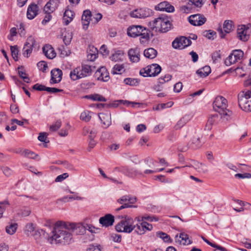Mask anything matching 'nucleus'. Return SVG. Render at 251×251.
<instances>
[{"mask_svg":"<svg viewBox=\"0 0 251 251\" xmlns=\"http://www.w3.org/2000/svg\"><path fill=\"white\" fill-rule=\"evenodd\" d=\"M204 37L210 40H213L216 36V32L214 31L209 30L203 32Z\"/></svg>","mask_w":251,"mask_h":251,"instance_id":"47","label":"nucleus"},{"mask_svg":"<svg viewBox=\"0 0 251 251\" xmlns=\"http://www.w3.org/2000/svg\"><path fill=\"white\" fill-rule=\"evenodd\" d=\"M70 232L73 234H83L85 232V227L81 223H74L67 222Z\"/></svg>","mask_w":251,"mask_h":251,"instance_id":"14","label":"nucleus"},{"mask_svg":"<svg viewBox=\"0 0 251 251\" xmlns=\"http://www.w3.org/2000/svg\"><path fill=\"white\" fill-rule=\"evenodd\" d=\"M18 73H19V76L22 78L23 79L24 81L25 82H26V83L29 82V81H30L29 78L28 77L27 75H26V74L25 73V71H22V70H20V68H19Z\"/></svg>","mask_w":251,"mask_h":251,"instance_id":"53","label":"nucleus"},{"mask_svg":"<svg viewBox=\"0 0 251 251\" xmlns=\"http://www.w3.org/2000/svg\"><path fill=\"white\" fill-rule=\"evenodd\" d=\"M99 118L105 128H107L111 125V116L110 112L100 113Z\"/></svg>","mask_w":251,"mask_h":251,"instance_id":"26","label":"nucleus"},{"mask_svg":"<svg viewBox=\"0 0 251 251\" xmlns=\"http://www.w3.org/2000/svg\"><path fill=\"white\" fill-rule=\"evenodd\" d=\"M220 118L222 119L218 114L211 115L207 120L205 129L207 130H210L213 126H215L218 123ZM223 119L225 120L224 118Z\"/></svg>","mask_w":251,"mask_h":251,"instance_id":"27","label":"nucleus"},{"mask_svg":"<svg viewBox=\"0 0 251 251\" xmlns=\"http://www.w3.org/2000/svg\"><path fill=\"white\" fill-rule=\"evenodd\" d=\"M95 67L87 64H83L71 71L70 77L72 80L75 81L90 75Z\"/></svg>","mask_w":251,"mask_h":251,"instance_id":"4","label":"nucleus"},{"mask_svg":"<svg viewBox=\"0 0 251 251\" xmlns=\"http://www.w3.org/2000/svg\"><path fill=\"white\" fill-rule=\"evenodd\" d=\"M18 28V33L21 37H25L26 34L25 25L23 23H20L19 25H17Z\"/></svg>","mask_w":251,"mask_h":251,"instance_id":"46","label":"nucleus"},{"mask_svg":"<svg viewBox=\"0 0 251 251\" xmlns=\"http://www.w3.org/2000/svg\"><path fill=\"white\" fill-rule=\"evenodd\" d=\"M238 100L239 105L243 110L251 111V87L250 90L240 92Z\"/></svg>","mask_w":251,"mask_h":251,"instance_id":"6","label":"nucleus"},{"mask_svg":"<svg viewBox=\"0 0 251 251\" xmlns=\"http://www.w3.org/2000/svg\"><path fill=\"white\" fill-rule=\"evenodd\" d=\"M17 28L15 27H12L9 30V34L7 35V39L11 41H13L14 40L15 37L17 36Z\"/></svg>","mask_w":251,"mask_h":251,"instance_id":"44","label":"nucleus"},{"mask_svg":"<svg viewBox=\"0 0 251 251\" xmlns=\"http://www.w3.org/2000/svg\"><path fill=\"white\" fill-rule=\"evenodd\" d=\"M148 66L152 76H155L161 72V68L158 64H152Z\"/></svg>","mask_w":251,"mask_h":251,"instance_id":"35","label":"nucleus"},{"mask_svg":"<svg viewBox=\"0 0 251 251\" xmlns=\"http://www.w3.org/2000/svg\"><path fill=\"white\" fill-rule=\"evenodd\" d=\"M83 135H88V139H94L97 134V130L90 126L84 127L83 129Z\"/></svg>","mask_w":251,"mask_h":251,"instance_id":"30","label":"nucleus"},{"mask_svg":"<svg viewBox=\"0 0 251 251\" xmlns=\"http://www.w3.org/2000/svg\"><path fill=\"white\" fill-rule=\"evenodd\" d=\"M37 67L40 71L45 72L48 68V65L45 61H40L37 64Z\"/></svg>","mask_w":251,"mask_h":251,"instance_id":"54","label":"nucleus"},{"mask_svg":"<svg viewBox=\"0 0 251 251\" xmlns=\"http://www.w3.org/2000/svg\"><path fill=\"white\" fill-rule=\"evenodd\" d=\"M47 87L45 86L40 84L39 83H36L33 86V89L38 90V91H47Z\"/></svg>","mask_w":251,"mask_h":251,"instance_id":"61","label":"nucleus"},{"mask_svg":"<svg viewBox=\"0 0 251 251\" xmlns=\"http://www.w3.org/2000/svg\"><path fill=\"white\" fill-rule=\"evenodd\" d=\"M35 228L36 226L35 225L32 223H28L25 226V232L28 236L31 235V234L35 230Z\"/></svg>","mask_w":251,"mask_h":251,"instance_id":"43","label":"nucleus"},{"mask_svg":"<svg viewBox=\"0 0 251 251\" xmlns=\"http://www.w3.org/2000/svg\"><path fill=\"white\" fill-rule=\"evenodd\" d=\"M151 10L147 8H141L133 11L130 15L132 17L136 18H145L150 16Z\"/></svg>","mask_w":251,"mask_h":251,"instance_id":"16","label":"nucleus"},{"mask_svg":"<svg viewBox=\"0 0 251 251\" xmlns=\"http://www.w3.org/2000/svg\"><path fill=\"white\" fill-rule=\"evenodd\" d=\"M233 29V22L232 21L226 20L223 24V29L221 28H219L218 31L219 32L220 36L221 38H224L226 33L231 32Z\"/></svg>","mask_w":251,"mask_h":251,"instance_id":"18","label":"nucleus"},{"mask_svg":"<svg viewBox=\"0 0 251 251\" xmlns=\"http://www.w3.org/2000/svg\"><path fill=\"white\" fill-rule=\"evenodd\" d=\"M133 219L128 216H126L116 226L115 228L119 232L130 233L133 231Z\"/></svg>","mask_w":251,"mask_h":251,"instance_id":"7","label":"nucleus"},{"mask_svg":"<svg viewBox=\"0 0 251 251\" xmlns=\"http://www.w3.org/2000/svg\"><path fill=\"white\" fill-rule=\"evenodd\" d=\"M191 44V41L189 39L181 36L175 39L172 42V46L175 49L182 50L190 46Z\"/></svg>","mask_w":251,"mask_h":251,"instance_id":"10","label":"nucleus"},{"mask_svg":"<svg viewBox=\"0 0 251 251\" xmlns=\"http://www.w3.org/2000/svg\"><path fill=\"white\" fill-rule=\"evenodd\" d=\"M183 167L193 168L198 172L201 174H205L208 172L207 167L206 165L200 163L196 160H191Z\"/></svg>","mask_w":251,"mask_h":251,"instance_id":"11","label":"nucleus"},{"mask_svg":"<svg viewBox=\"0 0 251 251\" xmlns=\"http://www.w3.org/2000/svg\"><path fill=\"white\" fill-rule=\"evenodd\" d=\"M94 77L98 80L107 82L110 79L109 73L104 67L99 68L95 73Z\"/></svg>","mask_w":251,"mask_h":251,"instance_id":"13","label":"nucleus"},{"mask_svg":"<svg viewBox=\"0 0 251 251\" xmlns=\"http://www.w3.org/2000/svg\"><path fill=\"white\" fill-rule=\"evenodd\" d=\"M212 59L214 62H216L220 60L221 55L220 50H216L212 53L211 55Z\"/></svg>","mask_w":251,"mask_h":251,"instance_id":"57","label":"nucleus"},{"mask_svg":"<svg viewBox=\"0 0 251 251\" xmlns=\"http://www.w3.org/2000/svg\"><path fill=\"white\" fill-rule=\"evenodd\" d=\"M72 35L71 33H68L67 35H65L63 39L64 43L66 45H69L72 40Z\"/></svg>","mask_w":251,"mask_h":251,"instance_id":"63","label":"nucleus"},{"mask_svg":"<svg viewBox=\"0 0 251 251\" xmlns=\"http://www.w3.org/2000/svg\"><path fill=\"white\" fill-rule=\"evenodd\" d=\"M171 75L169 74L165 75L164 76H161L159 78L158 82L160 84H162L166 82H168L171 79Z\"/></svg>","mask_w":251,"mask_h":251,"instance_id":"51","label":"nucleus"},{"mask_svg":"<svg viewBox=\"0 0 251 251\" xmlns=\"http://www.w3.org/2000/svg\"><path fill=\"white\" fill-rule=\"evenodd\" d=\"M59 2V0H50L44 6L45 13H53L57 9Z\"/></svg>","mask_w":251,"mask_h":251,"instance_id":"21","label":"nucleus"},{"mask_svg":"<svg viewBox=\"0 0 251 251\" xmlns=\"http://www.w3.org/2000/svg\"><path fill=\"white\" fill-rule=\"evenodd\" d=\"M43 52L45 56L49 59H53L56 56V53L53 48L49 45H46L43 48Z\"/></svg>","mask_w":251,"mask_h":251,"instance_id":"29","label":"nucleus"},{"mask_svg":"<svg viewBox=\"0 0 251 251\" xmlns=\"http://www.w3.org/2000/svg\"><path fill=\"white\" fill-rule=\"evenodd\" d=\"M140 74L142 76L144 77H151L152 75H151L150 69L148 68V66L142 68L140 71Z\"/></svg>","mask_w":251,"mask_h":251,"instance_id":"49","label":"nucleus"},{"mask_svg":"<svg viewBox=\"0 0 251 251\" xmlns=\"http://www.w3.org/2000/svg\"><path fill=\"white\" fill-rule=\"evenodd\" d=\"M114 170L115 171L122 172L125 175L130 177H133L138 175H143V173L141 171L134 169L129 168L126 166L116 167Z\"/></svg>","mask_w":251,"mask_h":251,"instance_id":"12","label":"nucleus"},{"mask_svg":"<svg viewBox=\"0 0 251 251\" xmlns=\"http://www.w3.org/2000/svg\"><path fill=\"white\" fill-rule=\"evenodd\" d=\"M189 23L195 26H200L203 25L206 21V18L201 14L191 15L188 18Z\"/></svg>","mask_w":251,"mask_h":251,"instance_id":"17","label":"nucleus"},{"mask_svg":"<svg viewBox=\"0 0 251 251\" xmlns=\"http://www.w3.org/2000/svg\"><path fill=\"white\" fill-rule=\"evenodd\" d=\"M235 177L236 178H238L240 179L244 178H251V174L250 173H245V174H236L235 175Z\"/></svg>","mask_w":251,"mask_h":251,"instance_id":"60","label":"nucleus"},{"mask_svg":"<svg viewBox=\"0 0 251 251\" xmlns=\"http://www.w3.org/2000/svg\"><path fill=\"white\" fill-rule=\"evenodd\" d=\"M150 32L148 29L141 25H132L127 29V34L128 36L132 38L140 37L141 44H145L149 41Z\"/></svg>","mask_w":251,"mask_h":251,"instance_id":"2","label":"nucleus"},{"mask_svg":"<svg viewBox=\"0 0 251 251\" xmlns=\"http://www.w3.org/2000/svg\"><path fill=\"white\" fill-rule=\"evenodd\" d=\"M74 13L73 11L66 9L64 13L63 20L65 25H68L73 19Z\"/></svg>","mask_w":251,"mask_h":251,"instance_id":"32","label":"nucleus"},{"mask_svg":"<svg viewBox=\"0 0 251 251\" xmlns=\"http://www.w3.org/2000/svg\"><path fill=\"white\" fill-rule=\"evenodd\" d=\"M43 235L45 238L48 240V237L49 236L48 234L46 232L45 230L40 228H37L36 227L35 230L31 234L32 236H34L35 238H37L38 237Z\"/></svg>","mask_w":251,"mask_h":251,"instance_id":"39","label":"nucleus"},{"mask_svg":"<svg viewBox=\"0 0 251 251\" xmlns=\"http://www.w3.org/2000/svg\"><path fill=\"white\" fill-rule=\"evenodd\" d=\"M156 236L161 238L165 243H171L173 241L171 237L165 232L162 231L157 232H156Z\"/></svg>","mask_w":251,"mask_h":251,"instance_id":"37","label":"nucleus"},{"mask_svg":"<svg viewBox=\"0 0 251 251\" xmlns=\"http://www.w3.org/2000/svg\"><path fill=\"white\" fill-rule=\"evenodd\" d=\"M144 55L145 57L152 59L155 58L157 55V51L152 48L146 49L144 51Z\"/></svg>","mask_w":251,"mask_h":251,"instance_id":"34","label":"nucleus"},{"mask_svg":"<svg viewBox=\"0 0 251 251\" xmlns=\"http://www.w3.org/2000/svg\"><path fill=\"white\" fill-rule=\"evenodd\" d=\"M18 225L16 223H12L7 226L5 228L6 232L9 235L14 234L17 229Z\"/></svg>","mask_w":251,"mask_h":251,"instance_id":"42","label":"nucleus"},{"mask_svg":"<svg viewBox=\"0 0 251 251\" xmlns=\"http://www.w3.org/2000/svg\"><path fill=\"white\" fill-rule=\"evenodd\" d=\"M69 176V175L68 173H64L62 175L58 176L55 179V182H61L64 180L65 179L67 178Z\"/></svg>","mask_w":251,"mask_h":251,"instance_id":"62","label":"nucleus"},{"mask_svg":"<svg viewBox=\"0 0 251 251\" xmlns=\"http://www.w3.org/2000/svg\"><path fill=\"white\" fill-rule=\"evenodd\" d=\"M213 108L215 111L221 115V118H224L226 121L230 119L232 112L227 109V101L222 96L216 97L213 102Z\"/></svg>","mask_w":251,"mask_h":251,"instance_id":"3","label":"nucleus"},{"mask_svg":"<svg viewBox=\"0 0 251 251\" xmlns=\"http://www.w3.org/2000/svg\"><path fill=\"white\" fill-rule=\"evenodd\" d=\"M99 222L103 226H111L114 222V217L110 214H106L100 218Z\"/></svg>","mask_w":251,"mask_h":251,"instance_id":"25","label":"nucleus"},{"mask_svg":"<svg viewBox=\"0 0 251 251\" xmlns=\"http://www.w3.org/2000/svg\"><path fill=\"white\" fill-rule=\"evenodd\" d=\"M125 71V67L123 64H116L113 67L111 73L114 75L122 74Z\"/></svg>","mask_w":251,"mask_h":251,"instance_id":"40","label":"nucleus"},{"mask_svg":"<svg viewBox=\"0 0 251 251\" xmlns=\"http://www.w3.org/2000/svg\"><path fill=\"white\" fill-rule=\"evenodd\" d=\"M175 241L177 244L184 246L190 245L192 243L188 235L184 232L180 233L179 236L176 235Z\"/></svg>","mask_w":251,"mask_h":251,"instance_id":"19","label":"nucleus"},{"mask_svg":"<svg viewBox=\"0 0 251 251\" xmlns=\"http://www.w3.org/2000/svg\"><path fill=\"white\" fill-rule=\"evenodd\" d=\"M10 50L12 57L15 61L18 60V50L17 46H11Z\"/></svg>","mask_w":251,"mask_h":251,"instance_id":"48","label":"nucleus"},{"mask_svg":"<svg viewBox=\"0 0 251 251\" xmlns=\"http://www.w3.org/2000/svg\"><path fill=\"white\" fill-rule=\"evenodd\" d=\"M61 121H57L54 124H53L50 126V129L52 131H56L61 127Z\"/></svg>","mask_w":251,"mask_h":251,"instance_id":"58","label":"nucleus"},{"mask_svg":"<svg viewBox=\"0 0 251 251\" xmlns=\"http://www.w3.org/2000/svg\"><path fill=\"white\" fill-rule=\"evenodd\" d=\"M39 11L38 6L35 3H31L28 6L26 16L29 20L33 19L38 14Z\"/></svg>","mask_w":251,"mask_h":251,"instance_id":"22","label":"nucleus"},{"mask_svg":"<svg viewBox=\"0 0 251 251\" xmlns=\"http://www.w3.org/2000/svg\"><path fill=\"white\" fill-rule=\"evenodd\" d=\"M192 148L196 149L201 147V142L199 137H194L192 140Z\"/></svg>","mask_w":251,"mask_h":251,"instance_id":"52","label":"nucleus"},{"mask_svg":"<svg viewBox=\"0 0 251 251\" xmlns=\"http://www.w3.org/2000/svg\"><path fill=\"white\" fill-rule=\"evenodd\" d=\"M51 233L52 235L48 237V242L51 244H69L73 238L72 233L69 229L67 222L62 221L55 223Z\"/></svg>","mask_w":251,"mask_h":251,"instance_id":"1","label":"nucleus"},{"mask_svg":"<svg viewBox=\"0 0 251 251\" xmlns=\"http://www.w3.org/2000/svg\"><path fill=\"white\" fill-rule=\"evenodd\" d=\"M211 73V68L209 66H205L196 71V74L200 77H205Z\"/></svg>","mask_w":251,"mask_h":251,"instance_id":"31","label":"nucleus"},{"mask_svg":"<svg viewBox=\"0 0 251 251\" xmlns=\"http://www.w3.org/2000/svg\"><path fill=\"white\" fill-rule=\"evenodd\" d=\"M88 99H90L93 101H106V99L102 96L98 94H94L92 95H87L85 97Z\"/></svg>","mask_w":251,"mask_h":251,"instance_id":"36","label":"nucleus"},{"mask_svg":"<svg viewBox=\"0 0 251 251\" xmlns=\"http://www.w3.org/2000/svg\"><path fill=\"white\" fill-rule=\"evenodd\" d=\"M91 18V11L88 10L83 11L81 18L83 28L84 30L88 29Z\"/></svg>","mask_w":251,"mask_h":251,"instance_id":"28","label":"nucleus"},{"mask_svg":"<svg viewBox=\"0 0 251 251\" xmlns=\"http://www.w3.org/2000/svg\"><path fill=\"white\" fill-rule=\"evenodd\" d=\"M182 87L183 85L181 82H177L174 85V90L176 93H179L181 91Z\"/></svg>","mask_w":251,"mask_h":251,"instance_id":"64","label":"nucleus"},{"mask_svg":"<svg viewBox=\"0 0 251 251\" xmlns=\"http://www.w3.org/2000/svg\"><path fill=\"white\" fill-rule=\"evenodd\" d=\"M244 52L241 50H235L226 58L224 63L226 66H230L242 60Z\"/></svg>","mask_w":251,"mask_h":251,"instance_id":"8","label":"nucleus"},{"mask_svg":"<svg viewBox=\"0 0 251 251\" xmlns=\"http://www.w3.org/2000/svg\"><path fill=\"white\" fill-rule=\"evenodd\" d=\"M130 60L134 63L138 62L140 60V50L138 48L130 49L128 51Z\"/></svg>","mask_w":251,"mask_h":251,"instance_id":"20","label":"nucleus"},{"mask_svg":"<svg viewBox=\"0 0 251 251\" xmlns=\"http://www.w3.org/2000/svg\"><path fill=\"white\" fill-rule=\"evenodd\" d=\"M25 45H26V46H29V47L33 48L35 45V40L34 38L31 36H29L27 38Z\"/></svg>","mask_w":251,"mask_h":251,"instance_id":"55","label":"nucleus"},{"mask_svg":"<svg viewBox=\"0 0 251 251\" xmlns=\"http://www.w3.org/2000/svg\"><path fill=\"white\" fill-rule=\"evenodd\" d=\"M191 117L190 115H185L177 122L175 126V128L176 130L181 128L191 120Z\"/></svg>","mask_w":251,"mask_h":251,"instance_id":"33","label":"nucleus"},{"mask_svg":"<svg viewBox=\"0 0 251 251\" xmlns=\"http://www.w3.org/2000/svg\"><path fill=\"white\" fill-rule=\"evenodd\" d=\"M51 84L59 83L62 79V72L59 69H54L51 71Z\"/></svg>","mask_w":251,"mask_h":251,"instance_id":"24","label":"nucleus"},{"mask_svg":"<svg viewBox=\"0 0 251 251\" xmlns=\"http://www.w3.org/2000/svg\"><path fill=\"white\" fill-rule=\"evenodd\" d=\"M155 9L158 11H166L167 12H173L175 10V8L168 2L163 1L156 5L155 7Z\"/></svg>","mask_w":251,"mask_h":251,"instance_id":"23","label":"nucleus"},{"mask_svg":"<svg viewBox=\"0 0 251 251\" xmlns=\"http://www.w3.org/2000/svg\"><path fill=\"white\" fill-rule=\"evenodd\" d=\"M92 112L90 111L84 110L81 113L80 118L81 120L85 122H88L90 121L92 118Z\"/></svg>","mask_w":251,"mask_h":251,"instance_id":"41","label":"nucleus"},{"mask_svg":"<svg viewBox=\"0 0 251 251\" xmlns=\"http://www.w3.org/2000/svg\"><path fill=\"white\" fill-rule=\"evenodd\" d=\"M9 205V203L7 201L0 202V219L2 217L3 212Z\"/></svg>","mask_w":251,"mask_h":251,"instance_id":"45","label":"nucleus"},{"mask_svg":"<svg viewBox=\"0 0 251 251\" xmlns=\"http://www.w3.org/2000/svg\"><path fill=\"white\" fill-rule=\"evenodd\" d=\"M249 27L245 25H239L237 30L238 38L242 41H247L249 38Z\"/></svg>","mask_w":251,"mask_h":251,"instance_id":"15","label":"nucleus"},{"mask_svg":"<svg viewBox=\"0 0 251 251\" xmlns=\"http://www.w3.org/2000/svg\"><path fill=\"white\" fill-rule=\"evenodd\" d=\"M87 251H101V247L98 245H90L87 249Z\"/></svg>","mask_w":251,"mask_h":251,"instance_id":"59","label":"nucleus"},{"mask_svg":"<svg viewBox=\"0 0 251 251\" xmlns=\"http://www.w3.org/2000/svg\"><path fill=\"white\" fill-rule=\"evenodd\" d=\"M32 47L25 45L23 48V55L26 57H29L32 51Z\"/></svg>","mask_w":251,"mask_h":251,"instance_id":"50","label":"nucleus"},{"mask_svg":"<svg viewBox=\"0 0 251 251\" xmlns=\"http://www.w3.org/2000/svg\"><path fill=\"white\" fill-rule=\"evenodd\" d=\"M152 229L153 226L152 225L147 222L137 223L133 226V231L139 235H144L147 231H150L152 230Z\"/></svg>","mask_w":251,"mask_h":251,"instance_id":"9","label":"nucleus"},{"mask_svg":"<svg viewBox=\"0 0 251 251\" xmlns=\"http://www.w3.org/2000/svg\"><path fill=\"white\" fill-rule=\"evenodd\" d=\"M123 55V53L121 51H118L114 53L111 56V59L114 61H117L121 60V57Z\"/></svg>","mask_w":251,"mask_h":251,"instance_id":"56","label":"nucleus"},{"mask_svg":"<svg viewBox=\"0 0 251 251\" xmlns=\"http://www.w3.org/2000/svg\"><path fill=\"white\" fill-rule=\"evenodd\" d=\"M17 153H21L22 155L31 159H35L37 156L34 152L28 150H25L24 151H17Z\"/></svg>","mask_w":251,"mask_h":251,"instance_id":"38","label":"nucleus"},{"mask_svg":"<svg viewBox=\"0 0 251 251\" xmlns=\"http://www.w3.org/2000/svg\"><path fill=\"white\" fill-rule=\"evenodd\" d=\"M151 28L155 31L166 32L171 29L172 24L170 19L164 16L155 19L150 23Z\"/></svg>","mask_w":251,"mask_h":251,"instance_id":"5","label":"nucleus"}]
</instances>
